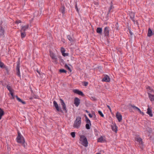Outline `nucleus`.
Masks as SVG:
<instances>
[{"label": "nucleus", "mask_w": 154, "mask_h": 154, "mask_svg": "<svg viewBox=\"0 0 154 154\" xmlns=\"http://www.w3.org/2000/svg\"><path fill=\"white\" fill-rule=\"evenodd\" d=\"M79 140L82 142V144L84 146L87 147L88 146V142L86 137L83 135L80 136Z\"/></svg>", "instance_id": "f257e3e1"}, {"label": "nucleus", "mask_w": 154, "mask_h": 154, "mask_svg": "<svg viewBox=\"0 0 154 154\" xmlns=\"http://www.w3.org/2000/svg\"><path fill=\"white\" fill-rule=\"evenodd\" d=\"M81 123V118L79 116L77 117L73 125V127L77 128H79Z\"/></svg>", "instance_id": "f03ea898"}, {"label": "nucleus", "mask_w": 154, "mask_h": 154, "mask_svg": "<svg viewBox=\"0 0 154 154\" xmlns=\"http://www.w3.org/2000/svg\"><path fill=\"white\" fill-rule=\"evenodd\" d=\"M18 134V135L16 138L17 142L20 143H24L25 140L23 137L19 132Z\"/></svg>", "instance_id": "7ed1b4c3"}, {"label": "nucleus", "mask_w": 154, "mask_h": 154, "mask_svg": "<svg viewBox=\"0 0 154 154\" xmlns=\"http://www.w3.org/2000/svg\"><path fill=\"white\" fill-rule=\"evenodd\" d=\"M2 21L0 20V38L3 37L5 36V29L2 26Z\"/></svg>", "instance_id": "20e7f679"}, {"label": "nucleus", "mask_w": 154, "mask_h": 154, "mask_svg": "<svg viewBox=\"0 0 154 154\" xmlns=\"http://www.w3.org/2000/svg\"><path fill=\"white\" fill-rule=\"evenodd\" d=\"M53 106L55 108L57 111V112H63V111L61 110V109H60V107L59 106L57 103L56 101L54 100L53 101Z\"/></svg>", "instance_id": "39448f33"}, {"label": "nucleus", "mask_w": 154, "mask_h": 154, "mask_svg": "<svg viewBox=\"0 0 154 154\" xmlns=\"http://www.w3.org/2000/svg\"><path fill=\"white\" fill-rule=\"evenodd\" d=\"M109 27L108 26L105 27L103 29V33L104 36L109 37Z\"/></svg>", "instance_id": "423d86ee"}, {"label": "nucleus", "mask_w": 154, "mask_h": 154, "mask_svg": "<svg viewBox=\"0 0 154 154\" xmlns=\"http://www.w3.org/2000/svg\"><path fill=\"white\" fill-rule=\"evenodd\" d=\"M60 101L61 104L62 106L63 110L65 112V113H66L67 112V110L66 108V104L65 103L63 100L61 99H60Z\"/></svg>", "instance_id": "0eeeda50"}, {"label": "nucleus", "mask_w": 154, "mask_h": 154, "mask_svg": "<svg viewBox=\"0 0 154 154\" xmlns=\"http://www.w3.org/2000/svg\"><path fill=\"white\" fill-rule=\"evenodd\" d=\"M20 63L19 61H18L17 62V65L16 67V70H17V75L19 77H20L21 75L20 74Z\"/></svg>", "instance_id": "6e6552de"}, {"label": "nucleus", "mask_w": 154, "mask_h": 154, "mask_svg": "<svg viewBox=\"0 0 154 154\" xmlns=\"http://www.w3.org/2000/svg\"><path fill=\"white\" fill-rule=\"evenodd\" d=\"M80 103V100L78 97H75L74 100V103L75 106L78 107Z\"/></svg>", "instance_id": "1a4fd4ad"}, {"label": "nucleus", "mask_w": 154, "mask_h": 154, "mask_svg": "<svg viewBox=\"0 0 154 154\" xmlns=\"http://www.w3.org/2000/svg\"><path fill=\"white\" fill-rule=\"evenodd\" d=\"M73 91L74 93L77 94L82 96H83L84 95V94L82 91H80L78 89H73Z\"/></svg>", "instance_id": "9d476101"}, {"label": "nucleus", "mask_w": 154, "mask_h": 154, "mask_svg": "<svg viewBox=\"0 0 154 154\" xmlns=\"http://www.w3.org/2000/svg\"><path fill=\"white\" fill-rule=\"evenodd\" d=\"M136 140L138 143L140 147H142L143 145V143L142 142V140L140 137H137L136 139Z\"/></svg>", "instance_id": "9b49d317"}, {"label": "nucleus", "mask_w": 154, "mask_h": 154, "mask_svg": "<svg viewBox=\"0 0 154 154\" xmlns=\"http://www.w3.org/2000/svg\"><path fill=\"white\" fill-rule=\"evenodd\" d=\"M50 56L52 59L53 60V62H57V58L55 54L53 52H50Z\"/></svg>", "instance_id": "f8f14e48"}, {"label": "nucleus", "mask_w": 154, "mask_h": 154, "mask_svg": "<svg viewBox=\"0 0 154 154\" xmlns=\"http://www.w3.org/2000/svg\"><path fill=\"white\" fill-rule=\"evenodd\" d=\"M28 25H26L24 26H21V28L20 30V32H25V31L28 29Z\"/></svg>", "instance_id": "ddd939ff"}, {"label": "nucleus", "mask_w": 154, "mask_h": 154, "mask_svg": "<svg viewBox=\"0 0 154 154\" xmlns=\"http://www.w3.org/2000/svg\"><path fill=\"white\" fill-rule=\"evenodd\" d=\"M116 116L119 122H121L122 120V116L120 113L117 112Z\"/></svg>", "instance_id": "4468645a"}, {"label": "nucleus", "mask_w": 154, "mask_h": 154, "mask_svg": "<svg viewBox=\"0 0 154 154\" xmlns=\"http://www.w3.org/2000/svg\"><path fill=\"white\" fill-rule=\"evenodd\" d=\"M67 37L68 39L72 44L74 42L75 39L73 36L69 35L67 36Z\"/></svg>", "instance_id": "2eb2a0df"}, {"label": "nucleus", "mask_w": 154, "mask_h": 154, "mask_svg": "<svg viewBox=\"0 0 154 154\" xmlns=\"http://www.w3.org/2000/svg\"><path fill=\"white\" fill-rule=\"evenodd\" d=\"M103 82H109L110 81V79L107 75H106L102 80Z\"/></svg>", "instance_id": "dca6fc26"}, {"label": "nucleus", "mask_w": 154, "mask_h": 154, "mask_svg": "<svg viewBox=\"0 0 154 154\" xmlns=\"http://www.w3.org/2000/svg\"><path fill=\"white\" fill-rule=\"evenodd\" d=\"M65 7L64 5L62 6L60 8V11L63 15L65 13Z\"/></svg>", "instance_id": "f3484780"}, {"label": "nucleus", "mask_w": 154, "mask_h": 154, "mask_svg": "<svg viewBox=\"0 0 154 154\" xmlns=\"http://www.w3.org/2000/svg\"><path fill=\"white\" fill-rule=\"evenodd\" d=\"M146 113L151 117H152L153 116V114L152 113V110L149 107L147 109Z\"/></svg>", "instance_id": "a211bd4d"}, {"label": "nucleus", "mask_w": 154, "mask_h": 154, "mask_svg": "<svg viewBox=\"0 0 154 154\" xmlns=\"http://www.w3.org/2000/svg\"><path fill=\"white\" fill-rule=\"evenodd\" d=\"M149 98L151 101H154V95H152L149 93H148Z\"/></svg>", "instance_id": "6ab92c4d"}, {"label": "nucleus", "mask_w": 154, "mask_h": 154, "mask_svg": "<svg viewBox=\"0 0 154 154\" xmlns=\"http://www.w3.org/2000/svg\"><path fill=\"white\" fill-rule=\"evenodd\" d=\"M96 32L98 33L101 34L102 33V28L100 27L97 28L96 29Z\"/></svg>", "instance_id": "aec40b11"}, {"label": "nucleus", "mask_w": 154, "mask_h": 154, "mask_svg": "<svg viewBox=\"0 0 154 154\" xmlns=\"http://www.w3.org/2000/svg\"><path fill=\"white\" fill-rule=\"evenodd\" d=\"M15 97L17 99L18 101L20 102L21 103L23 104H24L26 103V102L25 101H23L21 99L19 98L16 95Z\"/></svg>", "instance_id": "412c9836"}, {"label": "nucleus", "mask_w": 154, "mask_h": 154, "mask_svg": "<svg viewBox=\"0 0 154 154\" xmlns=\"http://www.w3.org/2000/svg\"><path fill=\"white\" fill-rule=\"evenodd\" d=\"M117 127L116 125H115L112 126V130L115 132H117Z\"/></svg>", "instance_id": "4be33fe9"}, {"label": "nucleus", "mask_w": 154, "mask_h": 154, "mask_svg": "<svg viewBox=\"0 0 154 154\" xmlns=\"http://www.w3.org/2000/svg\"><path fill=\"white\" fill-rule=\"evenodd\" d=\"M152 32L151 29L149 28L148 29L147 36L149 37L151 36L152 35Z\"/></svg>", "instance_id": "5701e85b"}, {"label": "nucleus", "mask_w": 154, "mask_h": 154, "mask_svg": "<svg viewBox=\"0 0 154 154\" xmlns=\"http://www.w3.org/2000/svg\"><path fill=\"white\" fill-rule=\"evenodd\" d=\"M85 118L86 119V123L88 124H89L90 126L91 125V121L90 120L88 119V117L86 116L85 115Z\"/></svg>", "instance_id": "b1692460"}, {"label": "nucleus", "mask_w": 154, "mask_h": 154, "mask_svg": "<svg viewBox=\"0 0 154 154\" xmlns=\"http://www.w3.org/2000/svg\"><path fill=\"white\" fill-rule=\"evenodd\" d=\"M4 113L2 109L0 108V120L1 119L2 116L4 115Z\"/></svg>", "instance_id": "393cba45"}, {"label": "nucleus", "mask_w": 154, "mask_h": 154, "mask_svg": "<svg viewBox=\"0 0 154 154\" xmlns=\"http://www.w3.org/2000/svg\"><path fill=\"white\" fill-rule=\"evenodd\" d=\"M113 3H112V2H111L110 3V6L109 7V8L108 11V14H109L111 10L113 8Z\"/></svg>", "instance_id": "a878e982"}, {"label": "nucleus", "mask_w": 154, "mask_h": 154, "mask_svg": "<svg viewBox=\"0 0 154 154\" xmlns=\"http://www.w3.org/2000/svg\"><path fill=\"white\" fill-rule=\"evenodd\" d=\"M130 106H131L134 110V111H137L139 109L137 107L134 105H133L132 104H130Z\"/></svg>", "instance_id": "bb28decb"}, {"label": "nucleus", "mask_w": 154, "mask_h": 154, "mask_svg": "<svg viewBox=\"0 0 154 154\" xmlns=\"http://www.w3.org/2000/svg\"><path fill=\"white\" fill-rule=\"evenodd\" d=\"M21 32V36L22 38H24L26 35V32Z\"/></svg>", "instance_id": "cd10ccee"}, {"label": "nucleus", "mask_w": 154, "mask_h": 154, "mask_svg": "<svg viewBox=\"0 0 154 154\" xmlns=\"http://www.w3.org/2000/svg\"><path fill=\"white\" fill-rule=\"evenodd\" d=\"M65 68L67 69L68 70H69L70 72H71L72 71V70H71V69L69 67L68 65H67L66 64L64 66Z\"/></svg>", "instance_id": "c85d7f7f"}, {"label": "nucleus", "mask_w": 154, "mask_h": 154, "mask_svg": "<svg viewBox=\"0 0 154 154\" xmlns=\"http://www.w3.org/2000/svg\"><path fill=\"white\" fill-rule=\"evenodd\" d=\"M7 89L10 92H11V91H13L12 89H11V87L9 85H8L7 86Z\"/></svg>", "instance_id": "c756f323"}, {"label": "nucleus", "mask_w": 154, "mask_h": 154, "mask_svg": "<svg viewBox=\"0 0 154 154\" xmlns=\"http://www.w3.org/2000/svg\"><path fill=\"white\" fill-rule=\"evenodd\" d=\"M103 140V138L102 137H101L98 139L97 141L98 142H102Z\"/></svg>", "instance_id": "7c9ffc66"}, {"label": "nucleus", "mask_w": 154, "mask_h": 154, "mask_svg": "<svg viewBox=\"0 0 154 154\" xmlns=\"http://www.w3.org/2000/svg\"><path fill=\"white\" fill-rule=\"evenodd\" d=\"M59 72L60 73H66V72H67V71L65 69H60L59 70Z\"/></svg>", "instance_id": "2f4dec72"}, {"label": "nucleus", "mask_w": 154, "mask_h": 154, "mask_svg": "<svg viewBox=\"0 0 154 154\" xmlns=\"http://www.w3.org/2000/svg\"><path fill=\"white\" fill-rule=\"evenodd\" d=\"M0 67L2 68L5 67L4 64L1 61H0Z\"/></svg>", "instance_id": "473e14b6"}, {"label": "nucleus", "mask_w": 154, "mask_h": 154, "mask_svg": "<svg viewBox=\"0 0 154 154\" xmlns=\"http://www.w3.org/2000/svg\"><path fill=\"white\" fill-rule=\"evenodd\" d=\"M90 125L89 124H88V123L86 124L85 125V127H86V128L87 129H90Z\"/></svg>", "instance_id": "72a5a7b5"}, {"label": "nucleus", "mask_w": 154, "mask_h": 154, "mask_svg": "<svg viewBox=\"0 0 154 154\" xmlns=\"http://www.w3.org/2000/svg\"><path fill=\"white\" fill-rule=\"evenodd\" d=\"M65 49L64 48L62 47L61 48V51L62 54L65 52Z\"/></svg>", "instance_id": "f704fd0d"}, {"label": "nucleus", "mask_w": 154, "mask_h": 154, "mask_svg": "<svg viewBox=\"0 0 154 154\" xmlns=\"http://www.w3.org/2000/svg\"><path fill=\"white\" fill-rule=\"evenodd\" d=\"M98 114L102 117H103L104 116L102 112L100 111H98Z\"/></svg>", "instance_id": "c9c22d12"}, {"label": "nucleus", "mask_w": 154, "mask_h": 154, "mask_svg": "<svg viewBox=\"0 0 154 154\" xmlns=\"http://www.w3.org/2000/svg\"><path fill=\"white\" fill-rule=\"evenodd\" d=\"M10 94L12 97V99H14V97H15V96L14 95L12 91H11V92H10Z\"/></svg>", "instance_id": "e433bc0d"}, {"label": "nucleus", "mask_w": 154, "mask_h": 154, "mask_svg": "<svg viewBox=\"0 0 154 154\" xmlns=\"http://www.w3.org/2000/svg\"><path fill=\"white\" fill-rule=\"evenodd\" d=\"M71 135L72 136V137L74 138L75 137V132H72L71 133Z\"/></svg>", "instance_id": "4c0bfd02"}, {"label": "nucleus", "mask_w": 154, "mask_h": 154, "mask_svg": "<svg viewBox=\"0 0 154 154\" xmlns=\"http://www.w3.org/2000/svg\"><path fill=\"white\" fill-rule=\"evenodd\" d=\"M134 15L133 17L131 16V17H130V18H131V20L132 21H133V22H134V23L135 24V22L136 21L134 20Z\"/></svg>", "instance_id": "58836bf2"}, {"label": "nucleus", "mask_w": 154, "mask_h": 154, "mask_svg": "<svg viewBox=\"0 0 154 154\" xmlns=\"http://www.w3.org/2000/svg\"><path fill=\"white\" fill-rule=\"evenodd\" d=\"M94 131L95 132V134L96 135H98V131L96 129H94Z\"/></svg>", "instance_id": "ea45409f"}, {"label": "nucleus", "mask_w": 154, "mask_h": 154, "mask_svg": "<svg viewBox=\"0 0 154 154\" xmlns=\"http://www.w3.org/2000/svg\"><path fill=\"white\" fill-rule=\"evenodd\" d=\"M91 99L93 101H96L97 100L96 98L94 97H91Z\"/></svg>", "instance_id": "a19ab883"}, {"label": "nucleus", "mask_w": 154, "mask_h": 154, "mask_svg": "<svg viewBox=\"0 0 154 154\" xmlns=\"http://www.w3.org/2000/svg\"><path fill=\"white\" fill-rule=\"evenodd\" d=\"M137 111L140 114H142V115H144V113L143 112H142L140 109H139Z\"/></svg>", "instance_id": "79ce46f5"}, {"label": "nucleus", "mask_w": 154, "mask_h": 154, "mask_svg": "<svg viewBox=\"0 0 154 154\" xmlns=\"http://www.w3.org/2000/svg\"><path fill=\"white\" fill-rule=\"evenodd\" d=\"M62 54L64 57L68 56V53H65L64 52V53H63Z\"/></svg>", "instance_id": "37998d69"}, {"label": "nucleus", "mask_w": 154, "mask_h": 154, "mask_svg": "<svg viewBox=\"0 0 154 154\" xmlns=\"http://www.w3.org/2000/svg\"><path fill=\"white\" fill-rule=\"evenodd\" d=\"M75 8L76 10V11L78 12L79 11V10H78V7H77V4H76L75 5Z\"/></svg>", "instance_id": "c03bdc74"}, {"label": "nucleus", "mask_w": 154, "mask_h": 154, "mask_svg": "<svg viewBox=\"0 0 154 154\" xmlns=\"http://www.w3.org/2000/svg\"><path fill=\"white\" fill-rule=\"evenodd\" d=\"M21 23V21L20 20H18L17 21H16V23L17 24H19V23Z\"/></svg>", "instance_id": "a18cd8bd"}, {"label": "nucleus", "mask_w": 154, "mask_h": 154, "mask_svg": "<svg viewBox=\"0 0 154 154\" xmlns=\"http://www.w3.org/2000/svg\"><path fill=\"white\" fill-rule=\"evenodd\" d=\"M129 32L131 35H133V33L131 32L130 29L129 30Z\"/></svg>", "instance_id": "49530a36"}, {"label": "nucleus", "mask_w": 154, "mask_h": 154, "mask_svg": "<svg viewBox=\"0 0 154 154\" xmlns=\"http://www.w3.org/2000/svg\"><path fill=\"white\" fill-rule=\"evenodd\" d=\"M88 85V83L87 82H84V85L85 86H87Z\"/></svg>", "instance_id": "de8ad7c7"}, {"label": "nucleus", "mask_w": 154, "mask_h": 154, "mask_svg": "<svg viewBox=\"0 0 154 154\" xmlns=\"http://www.w3.org/2000/svg\"><path fill=\"white\" fill-rule=\"evenodd\" d=\"M107 107L109 109L110 111L111 112V108L110 107V106L109 105H107Z\"/></svg>", "instance_id": "09e8293b"}, {"label": "nucleus", "mask_w": 154, "mask_h": 154, "mask_svg": "<svg viewBox=\"0 0 154 154\" xmlns=\"http://www.w3.org/2000/svg\"><path fill=\"white\" fill-rule=\"evenodd\" d=\"M88 116L90 118H92V115L90 113H89L88 114Z\"/></svg>", "instance_id": "8fccbe9b"}, {"label": "nucleus", "mask_w": 154, "mask_h": 154, "mask_svg": "<svg viewBox=\"0 0 154 154\" xmlns=\"http://www.w3.org/2000/svg\"><path fill=\"white\" fill-rule=\"evenodd\" d=\"M148 88L149 89H151V88L150 87H149V86H148V88Z\"/></svg>", "instance_id": "3c124183"}, {"label": "nucleus", "mask_w": 154, "mask_h": 154, "mask_svg": "<svg viewBox=\"0 0 154 154\" xmlns=\"http://www.w3.org/2000/svg\"><path fill=\"white\" fill-rule=\"evenodd\" d=\"M85 112L87 113H88L89 112L87 110H85Z\"/></svg>", "instance_id": "603ef678"}, {"label": "nucleus", "mask_w": 154, "mask_h": 154, "mask_svg": "<svg viewBox=\"0 0 154 154\" xmlns=\"http://www.w3.org/2000/svg\"><path fill=\"white\" fill-rule=\"evenodd\" d=\"M37 72L38 73V69H37Z\"/></svg>", "instance_id": "864d4df0"}, {"label": "nucleus", "mask_w": 154, "mask_h": 154, "mask_svg": "<svg viewBox=\"0 0 154 154\" xmlns=\"http://www.w3.org/2000/svg\"><path fill=\"white\" fill-rule=\"evenodd\" d=\"M118 27H117V28H116V29H118Z\"/></svg>", "instance_id": "5fc2aeb1"}, {"label": "nucleus", "mask_w": 154, "mask_h": 154, "mask_svg": "<svg viewBox=\"0 0 154 154\" xmlns=\"http://www.w3.org/2000/svg\"><path fill=\"white\" fill-rule=\"evenodd\" d=\"M97 154H101L100 153H97Z\"/></svg>", "instance_id": "6e6d98bb"}]
</instances>
